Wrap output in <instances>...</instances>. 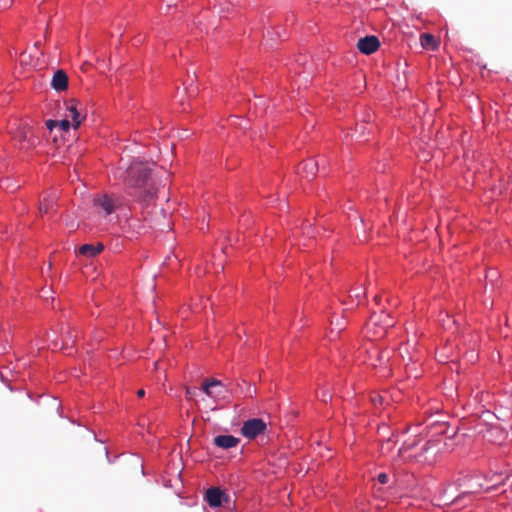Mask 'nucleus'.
I'll return each instance as SVG.
<instances>
[{
	"label": "nucleus",
	"instance_id": "cd10ccee",
	"mask_svg": "<svg viewBox=\"0 0 512 512\" xmlns=\"http://www.w3.org/2000/svg\"><path fill=\"white\" fill-rule=\"evenodd\" d=\"M380 300V297L379 296H375V301H379Z\"/></svg>",
	"mask_w": 512,
	"mask_h": 512
},
{
	"label": "nucleus",
	"instance_id": "0eeeda50",
	"mask_svg": "<svg viewBox=\"0 0 512 512\" xmlns=\"http://www.w3.org/2000/svg\"><path fill=\"white\" fill-rule=\"evenodd\" d=\"M95 208L101 210L105 216L110 215L115 211V203L110 196L103 194L93 199Z\"/></svg>",
	"mask_w": 512,
	"mask_h": 512
},
{
	"label": "nucleus",
	"instance_id": "f257e3e1",
	"mask_svg": "<svg viewBox=\"0 0 512 512\" xmlns=\"http://www.w3.org/2000/svg\"><path fill=\"white\" fill-rule=\"evenodd\" d=\"M121 177L127 193L135 199L150 202L156 197L158 187L146 163L133 161Z\"/></svg>",
	"mask_w": 512,
	"mask_h": 512
},
{
	"label": "nucleus",
	"instance_id": "bb28decb",
	"mask_svg": "<svg viewBox=\"0 0 512 512\" xmlns=\"http://www.w3.org/2000/svg\"><path fill=\"white\" fill-rule=\"evenodd\" d=\"M138 397H143L145 395V391L143 389L138 390L137 392Z\"/></svg>",
	"mask_w": 512,
	"mask_h": 512
},
{
	"label": "nucleus",
	"instance_id": "6e6552de",
	"mask_svg": "<svg viewBox=\"0 0 512 512\" xmlns=\"http://www.w3.org/2000/svg\"><path fill=\"white\" fill-rule=\"evenodd\" d=\"M437 443L429 441L423 448V451L417 455V460L421 463L432 464L436 461L438 452Z\"/></svg>",
	"mask_w": 512,
	"mask_h": 512
},
{
	"label": "nucleus",
	"instance_id": "a211bd4d",
	"mask_svg": "<svg viewBox=\"0 0 512 512\" xmlns=\"http://www.w3.org/2000/svg\"><path fill=\"white\" fill-rule=\"evenodd\" d=\"M197 395V388L186 387L185 389V397L189 401H195V397Z\"/></svg>",
	"mask_w": 512,
	"mask_h": 512
},
{
	"label": "nucleus",
	"instance_id": "4468645a",
	"mask_svg": "<svg viewBox=\"0 0 512 512\" xmlns=\"http://www.w3.org/2000/svg\"><path fill=\"white\" fill-rule=\"evenodd\" d=\"M104 250V246L102 243H98L97 245L94 244H84L79 248V254L82 256L91 258L99 253H101Z\"/></svg>",
	"mask_w": 512,
	"mask_h": 512
},
{
	"label": "nucleus",
	"instance_id": "2eb2a0df",
	"mask_svg": "<svg viewBox=\"0 0 512 512\" xmlns=\"http://www.w3.org/2000/svg\"><path fill=\"white\" fill-rule=\"evenodd\" d=\"M46 126L47 128L49 129L50 133L53 132L54 128H59L60 131H64V132H67L70 128V126H72L70 120H68L67 118L65 119H62V120H47L46 121Z\"/></svg>",
	"mask_w": 512,
	"mask_h": 512
},
{
	"label": "nucleus",
	"instance_id": "f03ea898",
	"mask_svg": "<svg viewBox=\"0 0 512 512\" xmlns=\"http://www.w3.org/2000/svg\"><path fill=\"white\" fill-rule=\"evenodd\" d=\"M393 326L394 321L391 315L385 311H381L379 314H372L369 321L366 323L365 333L371 340H376L382 338L386 334L388 328Z\"/></svg>",
	"mask_w": 512,
	"mask_h": 512
},
{
	"label": "nucleus",
	"instance_id": "423d86ee",
	"mask_svg": "<svg viewBox=\"0 0 512 512\" xmlns=\"http://www.w3.org/2000/svg\"><path fill=\"white\" fill-rule=\"evenodd\" d=\"M205 499L209 506L220 507L224 500H228V496L220 488L211 487L206 491Z\"/></svg>",
	"mask_w": 512,
	"mask_h": 512
},
{
	"label": "nucleus",
	"instance_id": "39448f33",
	"mask_svg": "<svg viewBox=\"0 0 512 512\" xmlns=\"http://www.w3.org/2000/svg\"><path fill=\"white\" fill-rule=\"evenodd\" d=\"M380 46L379 39L374 35L362 37L357 42L358 50L366 55H370L378 50Z\"/></svg>",
	"mask_w": 512,
	"mask_h": 512
},
{
	"label": "nucleus",
	"instance_id": "a878e982",
	"mask_svg": "<svg viewBox=\"0 0 512 512\" xmlns=\"http://www.w3.org/2000/svg\"><path fill=\"white\" fill-rule=\"evenodd\" d=\"M373 402L375 405H377L378 403H381L382 402V397L381 396H376L373 398Z\"/></svg>",
	"mask_w": 512,
	"mask_h": 512
},
{
	"label": "nucleus",
	"instance_id": "393cba45",
	"mask_svg": "<svg viewBox=\"0 0 512 512\" xmlns=\"http://www.w3.org/2000/svg\"><path fill=\"white\" fill-rule=\"evenodd\" d=\"M362 295V293L358 290V289H355L352 291V293L350 294V297H355V298H360Z\"/></svg>",
	"mask_w": 512,
	"mask_h": 512
},
{
	"label": "nucleus",
	"instance_id": "dca6fc26",
	"mask_svg": "<svg viewBox=\"0 0 512 512\" xmlns=\"http://www.w3.org/2000/svg\"><path fill=\"white\" fill-rule=\"evenodd\" d=\"M55 200L53 197H45L39 205V212L41 214H47L54 210Z\"/></svg>",
	"mask_w": 512,
	"mask_h": 512
},
{
	"label": "nucleus",
	"instance_id": "ddd939ff",
	"mask_svg": "<svg viewBox=\"0 0 512 512\" xmlns=\"http://www.w3.org/2000/svg\"><path fill=\"white\" fill-rule=\"evenodd\" d=\"M214 444L222 449H230L236 447L240 440L233 435H218L214 438Z\"/></svg>",
	"mask_w": 512,
	"mask_h": 512
},
{
	"label": "nucleus",
	"instance_id": "6ab92c4d",
	"mask_svg": "<svg viewBox=\"0 0 512 512\" xmlns=\"http://www.w3.org/2000/svg\"><path fill=\"white\" fill-rule=\"evenodd\" d=\"M20 140L23 141V142L27 141L28 142L27 148H30V147L36 145L37 138L32 137V136L29 137L28 133L24 132Z\"/></svg>",
	"mask_w": 512,
	"mask_h": 512
},
{
	"label": "nucleus",
	"instance_id": "9d476101",
	"mask_svg": "<svg viewBox=\"0 0 512 512\" xmlns=\"http://www.w3.org/2000/svg\"><path fill=\"white\" fill-rule=\"evenodd\" d=\"M367 353L370 364L374 367L378 366V364L381 365L387 362L390 358V351H380V349L376 346H372L370 349H368Z\"/></svg>",
	"mask_w": 512,
	"mask_h": 512
},
{
	"label": "nucleus",
	"instance_id": "20e7f679",
	"mask_svg": "<svg viewBox=\"0 0 512 512\" xmlns=\"http://www.w3.org/2000/svg\"><path fill=\"white\" fill-rule=\"evenodd\" d=\"M224 384L215 378L206 379L201 385L200 390L205 393L209 398L217 399L222 395Z\"/></svg>",
	"mask_w": 512,
	"mask_h": 512
},
{
	"label": "nucleus",
	"instance_id": "4be33fe9",
	"mask_svg": "<svg viewBox=\"0 0 512 512\" xmlns=\"http://www.w3.org/2000/svg\"><path fill=\"white\" fill-rule=\"evenodd\" d=\"M416 442L413 441L411 444H406L399 450V455H402L404 451L410 450L415 446Z\"/></svg>",
	"mask_w": 512,
	"mask_h": 512
},
{
	"label": "nucleus",
	"instance_id": "f8f14e48",
	"mask_svg": "<svg viewBox=\"0 0 512 512\" xmlns=\"http://www.w3.org/2000/svg\"><path fill=\"white\" fill-rule=\"evenodd\" d=\"M51 86L58 92L65 91L68 88V76L63 70H57L51 81Z\"/></svg>",
	"mask_w": 512,
	"mask_h": 512
},
{
	"label": "nucleus",
	"instance_id": "b1692460",
	"mask_svg": "<svg viewBox=\"0 0 512 512\" xmlns=\"http://www.w3.org/2000/svg\"><path fill=\"white\" fill-rule=\"evenodd\" d=\"M317 397H319L323 402H327V400L331 398L327 392H323L321 397L319 395H317Z\"/></svg>",
	"mask_w": 512,
	"mask_h": 512
},
{
	"label": "nucleus",
	"instance_id": "aec40b11",
	"mask_svg": "<svg viewBox=\"0 0 512 512\" xmlns=\"http://www.w3.org/2000/svg\"><path fill=\"white\" fill-rule=\"evenodd\" d=\"M331 331H333L334 329L337 330V332H340L342 329H344V323H343V320L341 318H337L336 321H331Z\"/></svg>",
	"mask_w": 512,
	"mask_h": 512
},
{
	"label": "nucleus",
	"instance_id": "9b49d317",
	"mask_svg": "<svg viewBox=\"0 0 512 512\" xmlns=\"http://www.w3.org/2000/svg\"><path fill=\"white\" fill-rule=\"evenodd\" d=\"M318 171V163L313 159L303 161L298 167V173L307 179H313Z\"/></svg>",
	"mask_w": 512,
	"mask_h": 512
},
{
	"label": "nucleus",
	"instance_id": "7ed1b4c3",
	"mask_svg": "<svg viewBox=\"0 0 512 512\" xmlns=\"http://www.w3.org/2000/svg\"><path fill=\"white\" fill-rule=\"evenodd\" d=\"M266 429V423L260 418H253L245 421L241 428V433L248 439H254L262 434Z\"/></svg>",
	"mask_w": 512,
	"mask_h": 512
},
{
	"label": "nucleus",
	"instance_id": "5701e85b",
	"mask_svg": "<svg viewBox=\"0 0 512 512\" xmlns=\"http://www.w3.org/2000/svg\"><path fill=\"white\" fill-rule=\"evenodd\" d=\"M13 0H0V9H6L11 6Z\"/></svg>",
	"mask_w": 512,
	"mask_h": 512
},
{
	"label": "nucleus",
	"instance_id": "f3484780",
	"mask_svg": "<svg viewBox=\"0 0 512 512\" xmlns=\"http://www.w3.org/2000/svg\"><path fill=\"white\" fill-rule=\"evenodd\" d=\"M421 45L426 49L435 50L437 48V42L431 34H423L421 36Z\"/></svg>",
	"mask_w": 512,
	"mask_h": 512
},
{
	"label": "nucleus",
	"instance_id": "412c9836",
	"mask_svg": "<svg viewBox=\"0 0 512 512\" xmlns=\"http://www.w3.org/2000/svg\"><path fill=\"white\" fill-rule=\"evenodd\" d=\"M377 480L381 484H386L388 483L389 477L386 473H380L377 477Z\"/></svg>",
	"mask_w": 512,
	"mask_h": 512
},
{
	"label": "nucleus",
	"instance_id": "1a4fd4ad",
	"mask_svg": "<svg viewBox=\"0 0 512 512\" xmlns=\"http://www.w3.org/2000/svg\"><path fill=\"white\" fill-rule=\"evenodd\" d=\"M65 118L68 120L71 119V124L74 129H77L82 120L84 119V116L78 111L77 104L75 100H70L66 103V115Z\"/></svg>",
	"mask_w": 512,
	"mask_h": 512
},
{
	"label": "nucleus",
	"instance_id": "c85d7f7f",
	"mask_svg": "<svg viewBox=\"0 0 512 512\" xmlns=\"http://www.w3.org/2000/svg\"><path fill=\"white\" fill-rule=\"evenodd\" d=\"M155 369H158V362L154 363Z\"/></svg>",
	"mask_w": 512,
	"mask_h": 512
}]
</instances>
